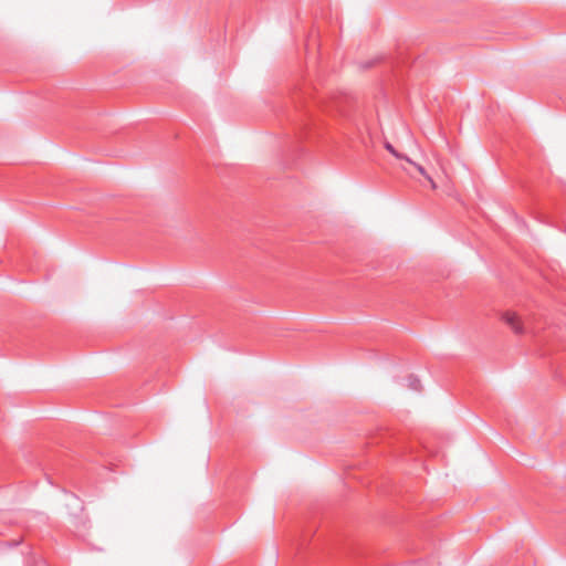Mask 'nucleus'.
<instances>
[{
    "label": "nucleus",
    "instance_id": "1",
    "mask_svg": "<svg viewBox=\"0 0 566 566\" xmlns=\"http://www.w3.org/2000/svg\"><path fill=\"white\" fill-rule=\"evenodd\" d=\"M504 322L513 329L516 334H523L526 332L520 317L513 312H506L503 314Z\"/></svg>",
    "mask_w": 566,
    "mask_h": 566
},
{
    "label": "nucleus",
    "instance_id": "2",
    "mask_svg": "<svg viewBox=\"0 0 566 566\" xmlns=\"http://www.w3.org/2000/svg\"><path fill=\"white\" fill-rule=\"evenodd\" d=\"M385 148H386V149H387L391 155H394L396 158H398V159H403V160H406L408 164H410V165L415 166V167L417 168V170H418L421 175L426 176V177H427V178L432 182L431 178L427 176L426 170H424V168H423L422 166H420V165H418V164L413 163L409 157L405 156L403 154L398 153V151L395 149V147H394L390 143H388V142H387V143H385Z\"/></svg>",
    "mask_w": 566,
    "mask_h": 566
},
{
    "label": "nucleus",
    "instance_id": "3",
    "mask_svg": "<svg viewBox=\"0 0 566 566\" xmlns=\"http://www.w3.org/2000/svg\"><path fill=\"white\" fill-rule=\"evenodd\" d=\"M407 381H408V387L411 389V390H415V391H420L421 390V382H420V379L413 375H410L408 376L407 378Z\"/></svg>",
    "mask_w": 566,
    "mask_h": 566
}]
</instances>
